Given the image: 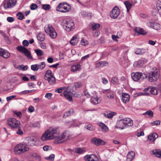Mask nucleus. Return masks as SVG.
Wrapping results in <instances>:
<instances>
[{"mask_svg": "<svg viewBox=\"0 0 161 161\" xmlns=\"http://www.w3.org/2000/svg\"><path fill=\"white\" fill-rule=\"evenodd\" d=\"M148 80L150 82L156 81L159 77V72L158 69L156 67L153 68L152 70L147 75Z\"/></svg>", "mask_w": 161, "mask_h": 161, "instance_id": "obj_1", "label": "nucleus"}, {"mask_svg": "<svg viewBox=\"0 0 161 161\" xmlns=\"http://www.w3.org/2000/svg\"><path fill=\"white\" fill-rule=\"evenodd\" d=\"M56 10L62 13H66L71 10V6L66 2L60 3L56 7Z\"/></svg>", "mask_w": 161, "mask_h": 161, "instance_id": "obj_2", "label": "nucleus"}, {"mask_svg": "<svg viewBox=\"0 0 161 161\" xmlns=\"http://www.w3.org/2000/svg\"><path fill=\"white\" fill-rule=\"evenodd\" d=\"M47 130L52 139H56L58 137L60 132L58 127H52Z\"/></svg>", "mask_w": 161, "mask_h": 161, "instance_id": "obj_3", "label": "nucleus"}, {"mask_svg": "<svg viewBox=\"0 0 161 161\" xmlns=\"http://www.w3.org/2000/svg\"><path fill=\"white\" fill-rule=\"evenodd\" d=\"M29 150V148L25 146L24 144H19L16 146L14 149L16 154H20Z\"/></svg>", "mask_w": 161, "mask_h": 161, "instance_id": "obj_4", "label": "nucleus"}, {"mask_svg": "<svg viewBox=\"0 0 161 161\" xmlns=\"http://www.w3.org/2000/svg\"><path fill=\"white\" fill-rule=\"evenodd\" d=\"M7 123L9 127L13 129L19 128L20 122L15 118H9L7 121Z\"/></svg>", "mask_w": 161, "mask_h": 161, "instance_id": "obj_5", "label": "nucleus"}, {"mask_svg": "<svg viewBox=\"0 0 161 161\" xmlns=\"http://www.w3.org/2000/svg\"><path fill=\"white\" fill-rule=\"evenodd\" d=\"M69 134L67 131H65L61 136H58L56 139L55 142L57 143H62L68 140L69 138Z\"/></svg>", "mask_w": 161, "mask_h": 161, "instance_id": "obj_6", "label": "nucleus"}, {"mask_svg": "<svg viewBox=\"0 0 161 161\" xmlns=\"http://www.w3.org/2000/svg\"><path fill=\"white\" fill-rule=\"evenodd\" d=\"M17 50L20 53H23L29 59H32L31 54L29 50L25 47L22 46H19L17 47Z\"/></svg>", "mask_w": 161, "mask_h": 161, "instance_id": "obj_7", "label": "nucleus"}, {"mask_svg": "<svg viewBox=\"0 0 161 161\" xmlns=\"http://www.w3.org/2000/svg\"><path fill=\"white\" fill-rule=\"evenodd\" d=\"M147 75L145 74H142L140 72L132 73L131 74V77L132 79L135 81H137L141 78H147Z\"/></svg>", "mask_w": 161, "mask_h": 161, "instance_id": "obj_8", "label": "nucleus"}, {"mask_svg": "<svg viewBox=\"0 0 161 161\" xmlns=\"http://www.w3.org/2000/svg\"><path fill=\"white\" fill-rule=\"evenodd\" d=\"M36 141V138L33 137H26L24 142V144L25 146H33L35 145Z\"/></svg>", "mask_w": 161, "mask_h": 161, "instance_id": "obj_9", "label": "nucleus"}, {"mask_svg": "<svg viewBox=\"0 0 161 161\" xmlns=\"http://www.w3.org/2000/svg\"><path fill=\"white\" fill-rule=\"evenodd\" d=\"M17 0H6L3 2L4 7L5 9L11 8L14 6L16 3Z\"/></svg>", "mask_w": 161, "mask_h": 161, "instance_id": "obj_10", "label": "nucleus"}, {"mask_svg": "<svg viewBox=\"0 0 161 161\" xmlns=\"http://www.w3.org/2000/svg\"><path fill=\"white\" fill-rule=\"evenodd\" d=\"M119 13V7L116 6L113 8L110 13V16L112 18L115 19L118 17Z\"/></svg>", "mask_w": 161, "mask_h": 161, "instance_id": "obj_11", "label": "nucleus"}, {"mask_svg": "<svg viewBox=\"0 0 161 161\" xmlns=\"http://www.w3.org/2000/svg\"><path fill=\"white\" fill-rule=\"evenodd\" d=\"M84 159L86 161H99L97 156L94 154L86 155L84 157Z\"/></svg>", "mask_w": 161, "mask_h": 161, "instance_id": "obj_12", "label": "nucleus"}, {"mask_svg": "<svg viewBox=\"0 0 161 161\" xmlns=\"http://www.w3.org/2000/svg\"><path fill=\"white\" fill-rule=\"evenodd\" d=\"M48 31L49 32V36L52 38H55L56 37L57 33L51 25H48Z\"/></svg>", "mask_w": 161, "mask_h": 161, "instance_id": "obj_13", "label": "nucleus"}, {"mask_svg": "<svg viewBox=\"0 0 161 161\" xmlns=\"http://www.w3.org/2000/svg\"><path fill=\"white\" fill-rule=\"evenodd\" d=\"M116 128L121 130L124 129L126 128L124 119L117 121Z\"/></svg>", "mask_w": 161, "mask_h": 161, "instance_id": "obj_14", "label": "nucleus"}, {"mask_svg": "<svg viewBox=\"0 0 161 161\" xmlns=\"http://www.w3.org/2000/svg\"><path fill=\"white\" fill-rule=\"evenodd\" d=\"M91 142L92 143L96 146H99L100 145H104L106 143L103 140L99 138H96L92 139L91 140Z\"/></svg>", "mask_w": 161, "mask_h": 161, "instance_id": "obj_15", "label": "nucleus"}, {"mask_svg": "<svg viewBox=\"0 0 161 161\" xmlns=\"http://www.w3.org/2000/svg\"><path fill=\"white\" fill-rule=\"evenodd\" d=\"M10 53L5 49L0 48V56L5 58H7L10 56Z\"/></svg>", "mask_w": 161, "mask_h": 161, "instance_id": "obj_16", "label": "nucleus"}, {"mask_svg": "<svg viewBox=\"0 0 161 161\" xmlns=\"http://www.w3.org/2000/svg\"><path fill=\"white\" fill-rule=\"evenodd\" d=\"M74 25V23L71 21H67L66 23V30L67 31H71L73 29Z\"/></svg>", "mask_w": 161, "mask_h": 161, "instance_id": "obj_17", "label": "nucleus"}, {"mask_svg": "<svg viewBox=\"0 0 161 161\" xmlns=\"http://www.w3.org/2000/svg\"><path fill=\"white\" fill-rule=\"evenodd\" d=\"M47 130L43 133L41 137V140L43 141L48 140L50 139H52L50 137Z\"/></svg>", "mask_w": 161, "mask_h": 161, "instance_id": "obj_18", "label": "nucleus"}, {"mask_svg": "<svg viewBox=\"0 0 161 161\" xmlns=\"http://www.w3.org/2000/svg\"><path fill=\"white\" fill-rule=\"evenodd\" d=\"M97 125L101 128L103 132H106L108 131V127L103 123L99 122L97 123Z\"/></svg>", "mask_w": 161, "mask_h": 161, "instance_id": "obj_19", "label": "nucleus"}, {"mask_svg": "<svg viewBox=\"0 0 161 161\" xmlns=\"http://www.w3.org/2000/svg\"><path fill=\"white\" fill-rule=\"evenodd\" d=\"M44 79L48 81L50 85H53L56 83L55 78L53 76H51V77H46Z\"/></svg>", "mask_w": 161, "mask_h": 161, "instance_id": "obj_20", "label": "nucleus"}, {"mask_svg": "<svg viewBox=\"0 0 161 161\" xmlns=\"http://www.w3.org/2000/svg\"><path fill=\"white\" fill-rule=\"evenodd\" d=\"M116 113L114 112H111L109 111H106L104 112L103 115L107 118H112L114 115H115Z\"/></svg>", "mask_w": 161, "mask_h": 161, "instance_id": "obj_21", "label": "nucleus"}, {"mask_svg": "<svg viewBox=\"0 0 161 161\" xmlns=\"http://www.w3.org/2000/svg\"><path fill=\"white\" fill-rule=\"evenodd\" d=\"M135 33H137L138 35H145L147 34V32L142 28L139 27H137L134 29Z\"/></svg>", "mask_w": 161, "mask_h": 161, "instance_id": "obj_22", "label": "nucleus"}, {"mask_svg": "<svg viewBox=\"0 0 161 161\" xmlns=\"http://www.w3.org/2000/svg\"><path fill=\"white\" fill-rule=\"evenodd\" d=\"M150 25L152 28L156 30H158L160 29L161 26L158 23L154 22L150 23Z\"/></svg>", "mask_w": 161, "mask_h": 161, "instance_id": "obj_23", "label": "nucleus"}, {"mask_svg": "<svg viewBox=\"0 0 161 161\" xmlns=\"http://www.w3.org/2000/svg\"><path fill=\"white\" fill-rule=\"evenodd\" d=\"M124 119L126 128L133 125V121L130 119L125 118Z\"/></svg>", "mask_w": 161, "mask_h": 161, "instance_id": "obj_24", "label": "nucleus"}, {"mask_svg": "<svg viewBox=\"0 0 161 161\" xmlns=\"http://www.w3.org/2000/svg\"><path fill=\"white\" fill-rule=\"evenodd\" d=\"M64 96L70 102L72 101V93L71 92L65 91L64 92Z\"/></svg>", "mask_w": 161, "mask_h": 161, "instance_id": "obj_25", "label": "nucleus"}, {"mask_svg": "<svg viewBox=\"0 0 161 161\" xmlns=\"http://www.w3.org/2000/svg\"><path fill=\"white\" fill-rule=\"evenodd\" d=\"M146 52L145 49L137 48L135 50V53L138 55H142Z\"/></svg>", "mask_w": 161, "mask_h": 161, "instance_id": "obj_26", "label": "nucleus"}, {"mask_svg": "<svg viewBox=\"0 0 161 161\" xmlns=\"http://www.w3.org/2000/svg\"><path fill=\"white\" fill-rule=\"evenodd\" d=\"M122 101L124 103H126L129 101V96L128 94L124 93L122 94Z\"/></svg>", "mask_w": 161, "mask_h": 161, "instance_id": "obj_27", "label": "nucleus"}, {"mask_svg": "<svg viewBox=\"0 0 161 161\" xmlns=\"http://www.w3.org/2000/svg\"><path fill=\"white\" fill-rule=\"evenodd\" d=\"M135 153L133 151L129 152L127 156L126 161H131L134 158Z\"/></svg>", "mask_w": 161, "mask_h": 161, "instance_id": "obj_28", "label": "nucleus"}, {"mask_svg": "<svg viewBox=\"0 0 161 161\" xmlns=\"http://www.w3.org/2000/svg\"><path fill=\"white\" fill-rule=\"evenodd\" d=\"M100 25L99 24L96 23L94 22L91 23L90 24V26L93 30H95L99 28Z\"/></svg>", "mask_w": 161, "mask_h": 161, "instance_id": "obj_29", "label": "nucleus"}, {"mask_svg": "<svg viewBox=\"0 0 161 161\" xmlns=\"http://www.w3.org/2000/svg\"><path fill=\"white\" fill-rule=\"evenodd\" d=\"M144 61L143 60H140L138 61H136L134 63L133 66L134 67H140L142 66L144 64Z\"/></svg>", "mask_w": 161, "mask_h": 161, "instance_id": "obj_30", "label": "nucleus"}, {"mask_svg": "<svg viewBox=\"0 0 161 161\" xmlns=\"http://www.w3.org/2000/svg\"><path fill=\"white\" fill-rule=\"evenodd\" d=\"M158 137V134L156 133H154L148 136V138L150 141L153 142Z\"/></svg>", "mask_w": 161, "mask_h": 161, "instance_id": "obj_31", "label": "nucleus"}, {"mask_svg": "<svg viewBox=\"0 0 161 161\" xmlns=\"http://www.w3.org/2000/svg\"><path fill=\"white\" fill-rule=\"evenodd\" d=\"M153 153L157 157L161 158V150L155 149L153 151Z\"/></svg>", "mask_w": 161, "mask_h": 161, "instance_id": "obj_32", "label": "nucleus"}, {"mask_svg": "<svg viewBox=\"0 0 161 161\" xmlns=\"http://www.w3.org/2000/svg\"><path fill=\"white\" fill-rule=\"evenodd\" d=\"M75 152L78 154H83L86 152V149L84 147H78L75 149Z\"/></svg>", "mask_w": 161, "mask_h": 161, "instance_id": "obj_33", "label": "nucleus"}, {"mask_svg": "<svg viewBox=\"0 0 161 161\" xmlns=\"http://www.w3.org/2000/svg\"><path fill=\"white\" fill-rule=\"evenodd\" d=\"M108 65V63L106 61H101L96 64V68H101L103 66H106Z\"/></svg>", "mask_w": 161, "mask_h": 161, "instance_id": "obj_34", "label": "nucleus"}, {"mask_svg": "<svg viewBox=\"0 0 161 161\" xmlns=\"http://www.w3.org/2000/svg\"><path fill=\"white\" fill-rule=\"evenodd\" d=\"M124 3L127 8V13H128L130 10L131 8L132 4L128 1H125L124 2Z\"/></svg>", "mask_w": 161, "mask_h": 161, "instance_id": "obj_35", "label": "nucleus"}, {"mask_svg": "<svg viewBox=\"0 0 161 161\" xmlns=\"http://www.w3.org/2000/svg\"><path fill=\"white\" fill-rule=\"evenodd\" d=\"M81 66L79 64L72 66L71 67V71L73 72H75L80 69Z\"/></svg>", "mask_w": 161, "mask_h": 161, "instance_id": "obj_36", "label": "nucleus"}, {"mask_svg": "<svg viewBox=\"0 0 161 161\" xmlns=\"http://www.w3.org/2000/svg\"><path fill=\"white\" fill-rule=\"evenodd\" d=\"M78 42V40L75 36H73L70 41V43L73 46L76 45Z\"/></svg>", "mask_w": 161, "mask_h": 161, "instance_id": "obj_37", "label": "nucleus"}, {"mask_svg": "<svg viewBox=\"0 0 161 161\" xmlns=\"http://www.w3.org/2000/svg\"><path fill=\"white\" fill-rule=\"evenodd\" d=\"M74 113V109H71L69 111L64 113L63 115V118H65L69 115L72 114Z\"/></svg>", "mask_w": 161, "mask_h": 161, "instance_id": "obj_38", "label": "nucleus"}, {"mask_svg": "<svg viewBox=\"0 0 161 161\" xmlns=\"http://www.w3.org/2000/svg\"><path fill=\"white\" fill-rule=\"evenodd\" d=\"M91 101L94 104H97L99 103V100L97 97H92L91 98Z\"/></svg>", "mask_w": 161, "mask_h": 161, "instance_id": "obj_39", "label": "nucleus"}, {"mask_svg": "<svg viewBox=\"0 0 161 161\" xmlns=\"http://www.w3.org/2000/svg\"><path fill=\"white\" fill-rule=\"evenodd\" d=\"M37 39L40 42L44 41L45 39L44 35L42 33H40L37 36Z\"/></svg>", "mask_w": 161, "mask_h": 161, "instance_id": "obj_40", "label": "nucleus"}, {"mask_svg": "<svg viewBox=\"0 0 161 161\" xmlns=\"http://www.w3.org/2000/svg\"><path fill=\"white\" fill-rule=\"evenodd\" d=\"M157 8L158 10V12L161 16V0H159L157 4Z\"/></svg>", "mask_w": 161, "mask_h": 161, "instance_id": "obj_41", "label": "nucleus"}, {"mask_svg": "<svg viewBox=\"0 0 161 161\" xmlns=\"http://www.w3.org/2000/svg\"><path fill=\"white\" fill-rule=\"evenodd\" d=\"M107 96L108 98L112 99L114 98V95L112 92L109 90L106 91Z\"/></svg>", "mask_w": 161, "mask_h": 161, "instance_id": "obj_42", "label": "nucleus"}, {"mask_svg": "<svg viewBox=\"0 0 161 161\" xmlns=\"http://www.w3.org/2000/svg\"><path fill=\"white\" fill-rule=\"evenodd\" d=\"M28 68L27 65H18L17 67V68L19 70L25 71Z\"/></svg>", "mask_w": 161, "mask_h": 161, "instance_id": "obj_43", "label": "nucleus"}, {"mask_svg": "<svg viewBox=\"0 0 161 161\" xmlns=\"http://www.w3.org/2000/svg\"><path fill=\"white\" fill-rule=\"evenodd\" d=\"M142 114L144 115H148L149 117H151L153 116V113L152 111L150 110L143 113Z\"/></svg>", "mask_w": 161, "mask_h": 161, "instance_id": "obj_44", "label": "nucleus"}, {"mask_svg": "<svg viewBox=\"0 0 161 161\" xmlns=\"http://www.w3.org/2000/svg\"><path fill=\"white\" fill-rule=\"evenodd\" d=\"M51 76H53V73L51 70H47L45 73L44 76V78H45L46 77H51Z\"/></svg>", "mask_w": 161, "mask_h": 161, "instance_id": "obj_45", "label": "nucleus"}, {"mask_svg": "<svg viewBox=\"0 0 161 161\" xmlns=\"http://www.w3.org/2000/svg\"><path fill=\"white\" fill-rule=\"evenodd\" d=\"M35 52L37 56H38L42 55L43 53V51L39 49H35Z\"/></svg>", "mask_w": 161, "mask_h": 161, "instance_id": "obj_46", "label": "nucleus"}, {"mask_svg": "<svg viewBox=\"0 0 161 161\" xmlns=\"http://www.w3.org/2000/svg\"><path fill=\"white\" fill-rule=\"evenodd\" d=\"M31 69L34 71H36L39 69V64H36L31 65Z\"/></svg>", "mask_w": 161, "mask_h": 161, "instance_id": "obj_47", "label": "nucleus"}, {"mask_svg": "<svg viewBox=\"0 0 161 161\" xmlns=\"http://www.w3.org/2000/svg\"><path fill=\"white\" fill-rule=\"evenodd\" d=\"M150 93L154 95H157L158 94V91L157 89L155 87H151Z\"/></svg>", "mask_w": 161, "mask_h": 161, "instance_id": "obj_48", "label": "nucleus"}, {"mask_svg": "<svg viewBox=\"0 0 161 161\" xmlns=\"http://www.w3.org/2000/svg\"><path fill=\"white\" fill-rule=\"evenodd\" d=\"M150 90H151V87H148L145 88L143 91L145 93V95L148 96L150 94Z\"/></svg>", "mask_w": 161, "mask_h": 161, "instance_id": "obj_49", "label": "nucleus"}, {"mask_svg": "<svg viewBox=\"0 0 161 161\" xmlns=\"http://www.w3.org/2000/svg\"><path fill=\"white\" fill-rule=\"evenodd\" d=\"M51 8L50 5L48 4H43L42 6V8L45 10H49Z\"/></svg>", "mask_w": 161, "mask_h": 161, "instance_id": "obj_50", "label": "nucleus"}, {"mask_svg": "<svg viewBox=\"0 0 161 161\" xmlns=\"http://www.w3.org/2000/svg\"><path fill=\"white\" fill-rule=\"evenodd\" d=\"M111 82L113 84H118V80L117 77H113L111 80Z\"/></svg>", "mask_w": 161, "mask_h": 161, "instance_id": "obj_51", "label": "nucleus"}, {"mask_svg": "<svg viewBox=\"0 0 161 161\" xmlns=\"http://www.w3.org/2000/svg\"><path fill=\"white\" fill-rule=\"evenodd\" d=\"M17 18L20 20H22L24 18L23 14L21 13H19L17 14Z\"/></svg>", "mask_w": 161, "mask_h": 161, "instance_id": "obj_52", "label": "nucleus"}, {"mask_svg": "<svg viewBox=\"0 0 161 161\" xmlns=\"http://www.w3.org/2000/svg\"><path fill=\"white\" fill-rule=\"evenodd\" d=\"M39 65V69L42 70L45 68L46 64L44 62H41L40 64Z\"/></svg>", "mask_w": 161, "mask_h": 161, "instance_id": "obj_53", "label": "nucleus"}, {"mask_svg": "<svg viewBox=\"0 0 161 161\" xmlns=\"http://www.w3.org/2000/svg\"><path fill=\"white\" fill-rule=\"evenodd\" d=\"M118 33H117V35L116 36H115L114 35H112V39L115 41L116 42H118V40L117 39V38H120V37H119V35H118Z\"/></svg>", "mask_w": 161, "mask_h": 161, "instance_id": "obj_54", "label": "nucleus"}, {"mask_svg": "<svg viewBox=\"0 0 161 161\" xmlns=\"http://www.w3.org/2000/svg\"><path fill=\"white\" fill-rule=\"evenodd\" d=\"M144 135V133L143 131H142L140 130H138L137 131L136 135L138 137H139L141 136H142Z\"/></svg>", "mask_w": 161, "mask_h": 161, "instance_id": "obj_55", "label": "nucleus"}, {"mask_svg": "<svg viewBox=\"0 0 161 161\" xmlns=\"http://www.w3.org/2000/svg\"><path fill=\"white\" fill-rule=\"evenodd\" d=\"M43 149L44 151H47L51 150L52 149V147L50 146H45L43 147Z\"/></svg>", "mask_w": 161, "mask_h": 161, "instance_id": "obj_56", "label": "nucleus"}, {"mask_svg": "<svg viewBox=\"0 0 161 161\" xmlns=\"http://www.w3.org/2000/svg\"><path fill=\"white\" fill-rule=\"evenodd\" d=\"M86 128L90 130H94V128L93 126L91 124H89L86 126Z\"/></svg>", "mask_w": 161, "mask_h": 161, "instance_id": "obj_57", "label": "nucleus"}, {"mask_svg": "<svg viewBox=\"0 0 161 161\" xmlns=\"http://www.w3.org/2000/svg\"><path fill=\"white\" fill-rule=\"evenodd\" d=\"M160 122L159 120H157L155 121H154L151 123V124L153 125H158L160 124Z\"/></svg>", "mask_w": 161, "mask_h": 161, "instance_id": "obj_58", "label": "nucleus"}, {"mask_svg": "<svg viewBox=\"0 0 161 161\" xmlns=\"http://www.w3.org/2000/svg\"><path fill=\"white\" fill-rule=\"evenodd\" d=\"M37 7V5L35 3H33L31 4L30 6L31 9L32 10H34L36 9Z\"/></svg>", "mask_w": 161, "mask_h": 161, "instance_id": "obj_59", "label": "nucleus"}, {"mask_svg": "<svg viewBox=\"0 0 161 161\" xmlns=\"http://www.w3.org/2000/svg\"><path fill=\"white\" fill-rule=\"evenodd\" d=\"M16 97V95H12L6 97L7 101L8 102Z\"/></svg>", "mask_w": 161, "mask_h": 161, "instance_id": "obj_60", "label": "nucleus"}, {"mask_svg": "<svg viewBox=\"0 0 161 161\" xmlns=\"http://www.w3.org/2000/svg\"><path fill=\"white\" fill-rule=\"evenodd\" d=\"M54 158V155L52 154L49 157H47L46 158L47 160H53Z\"/></svg>", "mask_w": 161, "mask_h": 161, "instance_id": "obj_61", "label": "nucleus"}, {"mask_svg": "<svg viewBox=\"0 0 161 161\" xmlns=\"http://www.w3.org/2000/svg\"><path fill=\"white\" fill-rule=\"evenodd\" d=\"M75 85L76 87L79 88L82 86V84L80 82H77L75 83Z\"/></svg>", "mask_w": 161, "mask_h": 161, "instance_id": "obj_62", "label": "nucleus"}, {"mask_svg": "<svg viewBox=\"0 0 161 161\" xmlns=\"http://www.w3.org/2000/svg\"><path fill=\"white\" fill-rule=\"evenodd\" d=\"M81 44L83 46H86L88 44V41L84 39H82L81 41Z\"/></svg>", "mask_w": 161, "mask_h": 161, "instance_id": "obj_63", "label": "nucleus"}, {"mask_svg": "<svg viewBox=\"0 0 161 161\" xmlns=\"http://www.w3.org/2000/svg\"><path fill=\"white\" fill-rule=\"evenodd\" d=\"M40 46L41 48L42 49H45L46 48V44L44 42L40 43Z\"/></svg>", "mask_w": 161, "mask_h": 161, "instance_id": "obj_64", "label": "nucleus"}]
</instances>
